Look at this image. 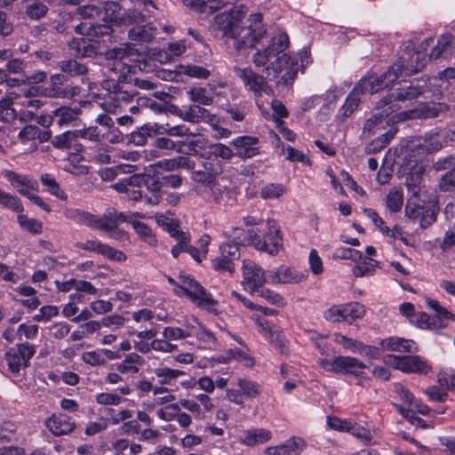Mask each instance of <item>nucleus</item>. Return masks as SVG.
I'll return each instance as SVG.
<instances>
[{
    "instance_id": "f257e3e1",
    "label": "nucleus",
    "mask_w": 455,
    "mask_h": 455,
    "mask_svg": "<svg viewBox=\"0 0 455 455\" xmlns=\"http://www.w3.org/2000/svg\"><path fill=\"white\" fill-rule=\"evenodd\" d=\"M288 44L287 36L280 35L273 37L266 48L258 50L252 56L256 67H266L267 76H271V72L274 77L280 76L279 83L285 84H291L298 71H303L310 63V56L306 51L292 57L283 53Z\"/></svg>"
},
{
    "instance_id": "f03ea898",
    "label": "nucleus",
    "mask_w": 455,
    "mask_h": 455,
    "mask_svg": "<svg viewBox=\"0 0 455 455\" xmlns=\"http://www.w3.org/2000/svg\"><path fill=\"white\" fill-rule=\"evenodd\" d=\"M67 216L77 223L86 225L90 228L108 233L111 237L116 239L127 237V233L117 230L118 225L124 222H131V220L124 212H118L114 208H108L101 217L79 209L68 211Z\"/></svg>"
},
{
    "instance_id": "7ed1b4c3",
    "label": "nucleus",
    "mask_w": 455,
    "mask_h": 455,
    "mask_svg": "<svg viewBox=\"0 0 455 455\" xmlns=\"http://www.w3.org/2000/svg\"><path fill=\"white\" fill-rule=\"evenodd\" d=\"M434 39L427 37L424 39L416 49L412 41L409 40L403 44V50L397 62L390 67L394 69L397 78L404 71L406 75H411L423 69L428 60L427 54V48L433 44Z\"/></svg>"
},
{
    "instance_id": "20e7f679",
    "label": "nucleus",
    "mask_w": 455,
    "mask_h": 455,
    "mask_svg": "<svg viewBox=\"0 0 455 455\" xmlns=\"http://www.w3.org/2000/svg\"><path fill=\"white\" fill-rule=\"evenodd\" d=\"M245 241L257 251L277 255L283 248V236L275 220H267L264 227L248 230Z\"/></svg>"
},
{
    "instance_id": "39448f33",
    "label": "nucleus",
    "mask_w": 455,
    "mask_h": 455,
    "mask_svg": "<svg viewBox=\"0 0 455 455\" xmlns=\"http://www.w3.org/2000/svg\"><path fill=\"white\" fill-rule=\"evenodd\" d=\"M103 88L108 91L103 101L100 103L104 111L116 114L132 103L137 93L129 91L125 84H121L114 78L104 81Z\"/></svg>"
},
{
    "instance_id": "423d86ee",
    "label": "nucleus",
    "mask_w": 455,
    "mask_h": 455,
    "mask_svg": "<svg viewBox=\"0 0 455 455\" xmlns=\"http://www.w3.org/2000/svg\"><path fill=\"white\" fill-rule=\"evenodd\" d=\"M249 25L237 31L236 37H233L234 46L237 51L246 48H253L256 44L261 41L267 33L265 25L262 22V14L259 12L251 14Z\"/></svg>"
},
{
    "instance_id": "0eeeda50",
    "label": "nucleus",
    "mask_w": 455,
    "mask_h": 455,
    "mask_svg": "<svg viewBox=\"0 0 455 455\" xmlns=\"http://www.w3.org/2000/svg\"><path fill=\"white\" fill-rule=\"evenodd\" d=\"M439 210L435 200L411 198L405 206V216L411 220H419L420 228L426 229L436 221Z\"/></svg>"
},
{
    "instance_id": "6e6552de",
    "label": "nucleus",
    "mask_w": 455,
    "mask_h": 455,
    "mask_svg": "<svg viewBox=\"0 0 455 455\" xmlns=\"http://www.w3.org/2000/svg\"><path fill=\"white\" fill-rule=\"evenodd\" d=\"M174 291L179 295L185 294L198 307L206 309H211L216 304L212 294L188 275L179 276L178 287Z\"/></svg>"
},
{
    "instance_id": "1a4fd4ad",
    "label": "nucleus",
    "mask_w": 455,
    "mask_h": 455,
    "mask_svg": "<svg viewBox=\"0 0 455 455\" xmlns=\"http://www.w3.org/2000/svg\"><path fill=\"white\" fill-rule=\"evenodd\" d=\"M316 363L326 371L336 374L353 375L355 377H363V371L362 370L366 367L359 359L344 355L335 356L331 360L319 358Z\"/></svg>"
},
{
    "instance_id": "9d476101",
    "label": "nucleus",
    "mask_w": 455,
    "mask_h": 455,
    "mask_svg": "<svg viewBox=\"0 0 455 455\" xmlns=\"http://www.w3.org/2000/svg\"><path fill=\"white\" fill-rule=\"evenodd\" d=\"M243 12L235 8L218 13L212 22L213 29L221 32L223 36L236 37L240 29Z\"/></svg>"
},
{
    "instance_id": "9b49d317",
    "label": "nucleus",
    "mask_w": 455,
    "mask_h": 455,
    "mask_svg": "<svg viewBox=\"0 0 455 455\" xmlns=\"http://www.w3.org/2000/svg\"><path fill=\"white\" fill-rule=\"evenodd\" d=\"M427 86L426 79H415L410 82V84L402 88H399L395 93L389 94L381 100L383 107L394 106L395 111L401 107L397 104V101H405L418 98L424 92L425 87Z\"/></svg>"
},
{
    "instance_id": "f8f14e48",
    "label": "nucleus",
    "mask_w": 455,
    "mask_h": 455,
    "mask_svg": "<svg viewBox=\"0 0 455 455\" xmlns=\"http://www.w3.org/2000/svg\"><path fill=\"white\" fill-rule=\"evenodd\" d=\"M387 362L395 369L405 373L427 374L431 370V365L427 360L419 355L399 356L389 355Z\"/></svg>"
},
{
    "instance_id": "ddd939ff",
    "label": "nucleus",
    "mask_w": 455,
    "mask_h": 455,
    "mask_svg": "<svg viewBox=\"0 0 455 455\" xmlns=\"http://www.w3.org/2000/svg\"><path fill=\"white\" fill-rule=\"evenodd\" d=\"M397 80V76L394 69L390 68L381 76L368 75L362 77L355 85V90H359L362 94L369 92L376 93L386 87H392Z\"/></svg>"
},
{
    "instance_id": "4468645a",
    "label": "nucleus",
    "mask_w": 455,
    "mask_h": 455,
    "mask_svg": "<svg viewBox=\"0 0 455 455\" xmlns=\"http://www.w3.org/2000/svg\"><path fill=\"white\" fill-rule=\"evenodd\" d=\"M235 73L243 81L245 89L251 92L255 97H259L262 93L272 94L273 90L266 78L254 72L251 68L235 67Z\"/></svg>"
},
{
    "instance_id": "2eb2a0df",
    "label": "nucleus",
    "mask_w": 455,
    "mask_h": 455,
    "mask_svg": "<svg viewBox=\"0 0 455 455\" xmlns=\"http://www.w3.org/2000/svg\"><path fill=\"white\" fill-rule=\"evenodd\" d=\"M36 353V347L27 342L11 347L5 353V360L12 373L20 372L21 368L28 366L30 359Z\"/></svg>"
},
{
    "instance_id": "dca6fc26",
    "label": "nucleus",
    "mask_w": 455,
    "mask_h": 455,
    "mask_svg": "<svg viewBox=\"0 0 455 455\" xmlns=\"http://www.w3.org/2000/svg\"><path fill=\"white\" fill-rule=\"evenodd\" d=\"M267 283V275L264 269L251 260L243 262V281L242 284L250 293H254Z\"/></svg>"
},
{
    "instance_id": "f3484780",
    "label": "nucleus",
    "mask_w": 455,
    "mask_h": 455,
    "mask_svg": "<svg viewBox=\"0 0 455 455\" xmlns=\"http://www.w3.org/2000/svg\"><path fill=\"white\" fill-rule=\"evenodd\" d=\"M222 172V164L218 159H207L191 172V179L197 183L213 185L217 177Z\"/></svg>"
},
{
    "instance_id": "a211bd4d",
    "label": "nucleus",
    "mask_w": 455,
    "mask_h": 455,
    "mask_svg": "<svg viewBox=\"0 0 455 455\" xmlns=\"http://www.w3.org/2000/svg\"><path fill=\"white\" fill-rule=\"evenodd\" d=\"M307 275L300 271L282 265L267 272V283L272 284H296L304 282Z\"/></svg>"
},
{
    "instance_id": "6ab92c4d",
    "label": "nucleus",
    "mask_w": 455,
    "mask_h": 455,
    "mask_svg": "<svg viewBox=\"0 0 455 455\" xmlns=\"http://www.w3.org/2000/svg\"><path fill=\"white\" fill-rule=\"evenodd\" d=\"M259 142L258 137L243 135L233 139L230 141V145L235 149L234 151L235 156L247 159L259 154Z\"/></svg>"
},
{
    "instance_id": "aec40b11",
    "label": "nucleus",
    "mask_w": 455,
    "mask_h": 455,
    "mask_svg": "<svg viewBox=\"0 0 455 455\" xmlns=\"http://www.w3.org/2000/svg\"><path fill=\"white\" fill-rule=\"evenodd\" d=\"M76 246V248L84 251H93L100 254L108 259L119 262L126 259V256L123 251L116 250L115 248L97 240H86L85 242H80L77 243Z\"/></svg>"
},
{
    "instance_id": "412c9836",
    "label": "nucleus",
    "mask_w": 455,
    "mask_h": 455,
    "mask_svg": "<svg viewBox=\"0 0 455 455\" xmlns=\"http://www.w3.org/2000/svg\"><path fill=\"white\" fill-rule=\"evenodd\" d=\"M455 52V36L450 33L441 35L432 48L428 58L432 60L450 59Z\"/></svg>"
},
{
    "instance_id": "4be33fe9",
    "label": "nucleus",
    "mask_w": 455,
    "mask_h": 455,
    "mask_svg": "<svg viewBox=\"0 0 455 455\" xmlns=\"http://www.w3.org/2000/svg\"><path fill=\"white\" fill-rule=\"evenodd\" d=\"M46 427L56 436L70 434L76 427L75 421L67 414H53L46 420Z\"/></svg>"
},
{
    "instance_id": "5701e85b",
    "label": "nucleus",
    "mask_w": 455,
    "mask_h": 455,
    "mask_svg": "<svg viewBox=\"0 0 455 455\" xmlns=\"http://www.w3.org/2000/svg\"><path fill=\"white\" fill-rule=\"evenodd\" d=\"M144 186L150 195L144 196L145 202L150 205H157L163 198V188L162 176H151L147 174Z\"/></svg>"
},
{
    "instance_id": "b1692460",
    "label": "nucleus",
    "mask_w": 455,
    "mask_h": 455,
    "mask_svg": "<svg viewBox=\"0 0 455 455\" xmlns=\"http://www.w3.org/2000/svg\"><path fill=\"white\" fill-rule=\"evenodd\" d=\"M52 144L58 149H75L82 151L83 146L79 141L77 130L66 131L61 134L55 136L52 140Z\"/></svg>"
},
{
    "instance_id": "393cba45",
    "label": "nucleus",
    "mask_w": 455,
    "mask_h": 455,
    "mask_svg": "<svg viewBox=\"0 0 455 455\" xmlns=\"http://www.w3.org/2000/svg\"><path fill=\"white\" fill-rule=\"evenodd\" d=\"M380 346L384 350L397 352H418L419 347L411 339H405L398 337H390L380 341Z\"/></svg>"
},
{
    "instance_id": "a878e982",
    "label": "nucleus",
    "mask_w": 455,
    "mask_h": 455,
    "mask_svg": "<svg viewBox=\"0 0 455 455\" xmlns=\"http://www.w3.org/2000/svg\"><path fill=\"white\" fill-rule=\"evenodd\" d=\"M18 138L22 143L35 140L44 143L51 140L52 132L50 130H41L36 125L27 124L19 132Z\"/></svg>"
},
{
    "instance_id": "bb28decb",
    "label": "nucleus",
    "mask_w": 455,
    "mask_h": 455,
    "mask_svg": "<svg viewBox=\"0 0 455 455\" xmlns=\"http://www.w3.org/2000/svg\"><path fill=\"white\" fill-rule=\"evenodd\" d=\"M376 108L377 110H379V112L374 114L364 123V125L363 127V133L364 135L371 134L377 126L380 125L383 123L386 117H387L390 114L395 111L394 106L383 107L381 104V100L377 103Z\"/></svg>"
},
{
    "instance_id": "cd10ccee",
    "label": "nucleus",
    "mask_w": 455,
    "mask_h": 455,
    "mask_svg": "<svg viewBox=\"0 0 455 455\" xmlns=\"http://www.w3.org/2000/svg\"><path fill=\"white\" fill-rule=\"evenodd\" d=\"M156 34V28L151 24L136 25L128 31V37L138 43H150Z\"/></svg>"
},
{
    "instance_id": "c85d7f7f",
    "label": "nucleus",
    "mask_w": 455,
    "mask_h": 455,
    "mask_svg": "<svg viewBox=\"0 0 455 455\" xmlns=\"http://www.w3.org/2000/svg\"><path fill=\"white\" fill-rule=\"evenodd\" d=\"M272 434L269 430L256 428L243 431L240 439L243 444L254 446L268 442Z\"/></svg>"
},
{
    "instance_id": "c756f323",
    "label": "nucleus",
    "mask_w": 455,
    "mask_h": 455,
    "mask_svg": "<svg viewBox=\"0 0 455 455\" xmlns=\"http://www.w3.org/2000/svg\"><path fill=\"white\" fill-rule=\"evenodd\" d=\"M439 110L435 107L428 105H419L418 108L398 113L399 120L416 119V118H433L438 116Z\"/></svg>"
},
{
    "instance_id": "7c9ffc66",
    "label": "nucleus",
    "mask_w": 455,
    "mask_h": 455,
    "mask_svg": "<svg viewBox=\"0 0 455 455\" xmlns=\"http://www.w3.org/2000/svg\"><path fill=\"white\" fill-rule=\"evenodd\" d=\"M52 113L55 116L56 124L61 127L76 123L79 119L81 109L62 106L55 108Z\"/></svg>"
},
{
    "instance_id": "2f4dec72",
    "label": "nucleus",
    "mask_w": 455,
    "mask_h": 455,
    "mask_svg": "<svg viewBox=\"0 0 455 455\" xmlns=\"http://www.w3.org/2000/svg\"><path fill=\"white\" fill-rule=\"evenodd\" d=\"M427 305L435 312L432 317L435 318V330L446 327L448 321L453 318V315L442 307L437 300L427 299Z\"/></svg>"
},
{
    "instance_id": "473e14b6",
    "label": "nucleus",
    "mask_w": 455,
    "mask_h": 455,
    "mask_svg": "<svg viewBox=\"0 0 455 455\" xmlns=\"http://www.w3.org/2000/svg\"><path fill=\"white\" fill-rule=\"evenodd\" d=\"M4 176L11 182L12 186L18 188H29L31 190H38V183L28 175H21L10 170L4 171Z\"/></svg>"
},
{
    "instance_id": "72a5a7b5",
    "label": "nucleus",
    "mask_w": 455,
    "mask_h": 455,
    "mask_svg": "<svg viewBox=\"0 0 455 455\" xmlns=\"http://www.w3.org/2000/svg\"><path fill=\"white\" fill-rule=\"evenodd\" d=\"M132 48L125 45L115 47L107 52V56L109 60H114L112 69L115 71L120 69L122 74L129 71V67L122 62V60L131 54Z\"/></svg>"
},
{
    "instance_id": "f704fd0d",
    "label": "nucleus",
    "mask_w": 455,
    "mask_h": 455,
    "mask_svg": "<svg viewBox=\"0 0 455 455\" xmlns=\"http://www.w3.org/2000/svg\"><path fill=\"white\" fill-rule=\"evenodd\" d=\"M413 147L421 153H433L442 148L443 144L435 135L419 137L413 141Z\"/></svg>"
},
{
    "instance_id": "c9c22d12",
    "label": "nucleus",
    "mask_w": 455,
    "mask_h": 455,
    "mask_svg": "<svg viewBox=\"0 0 455 455\" xmlns=\"http://www.w3.org/2000/svg\"><path fill=\"white\" fill-rule=\"evenodd\" d=\"M143 363L144 359L142 356L136 353H131L117 364L116 369L120 373H137L139 371V366Z\"/></svg>"
},
{
    "instance_id": "e433bc0d",
    "label": "nucleus",
    "mask_w": 455,
    "mask_h": 455,
    "mask_svg": "<svg viewBox=\"0 0 455 455\" xmlns=\"http://www.w3.org/2000/svg\"><path fill=\"white\" fill-rule=\"evenodd\" d=\"M75 30L77 34L80 35L93 36L98 37L109 35L112 31V28L108 25H93L84 22L77 25L75 28Z\"/></svg>"
},
{
    "instance_id": "4c0bfd02",
    "label": "nucleus",
    "mask_w": 455,
    "mask_h": 455,
    "mask_svg": "<svg viewBox=\"0 0 455 455\" xmlns=\"http://www.w3.org/2000/svg\"><path fill=\"white\" fill-rule=\"evenodd\" d=\"M187 4L190 5H201V11L206 12L211 11L214 12L227 5H233L238 0H203L202 3L200 0H184Z\"/></svg>"
},
{
    "instance_id": "58836bf2",
    "label": "nucleus",
    "mask_w": 455,
    "mask_h": 455,
    "mask_svg": "<svg viewBox=\"0 0 455 455\" xmlns=\"http://www.w3.org/2000/svg\"><path fill=\"white\" fill-rule=\"evenodd\" d=\"M0 205L16 213H22L24 207L19 197L5 192L0 188Z\"/></svg>"
},
{
    "instance_id": "ea45409f",
    "label": "nucleus",
    "mask_w": 455,
    "mask_h": 455,
    "mask_svg": "<svg viewBox=\"0 0 455 455\" xmlns=\"http://www.w3.org/2000/svg\"><path fill=\"white\" fill-rule=\"evenodd\" d=\"M206 113V108L200 107L199 105H189L184 107L180 110V116L182 120L197 124L202 121L204 115Z\"/></svg>"
},
{
    "instance_id": "a19ab883",
    "label": "nucleus",
    "mask_w": 455,
    "mask_h": 455,
    "mask_svg": "<svg viewBox=\"0 0 455 455\" xmlns=\"http://www.w3.org/2000/svg\"><path fill=\"white\" fill-rule=\"evenodd\" d=\"M60 70L69 76H84L87 74L88 68L85 64L76 60H62L59 63Z\"/></svg>"
},
{
    "instance_id": "79ce46f5",
    "label": "nucleus",
    "mask_w": 455,
    "mask_h": 455,
    "mask_svg": "<svg viewBox=\"0 0 455 455\" xmlns=\"http://www.w3.org/2000/svg\"><path fill=\"white\" fill-rule=\"evenodd\" d=\"M40 180L42 184L46 187L47 191L56 196L57 198L66 201L68 199L67 194L60 188L59 183L51 174L44 173L41 175Z\"/></svg>"
},
{
    "instance_id": "37998d69",
    "label": "nucleus",
    "mask_w": 455,
    "mask_h": 455,
    "mask_svg": "<svg viewBox=\"0 0 455 455\" xmlns=\"http://www.w3.org/2000/svg\"><path fill=\"white\" fill-rule=\"evenodd\" d=\"M188 98L191 101L210 106L213 102V96L204 87H193L188 91Z\"/></svg>"
},
{
    "instance_id": "c03bdc74",
    "label": "nucleus",
    "mask_w": 455,
    "mask_h": 455,
    "mask_svg": "<svg viewBox=\"0 0 455 455\" xmlns=\"http://www.w3.org/2000/svg\"><path fill=\"white\" fill-rule=\"evenodd\" d=\"M172 237L177 240V243L172 248L171 251L173 258L177 259L180 252H186L188 251V247L190 243V235L188 233L180 230L175 231Z\"/></svg>"
},
{
    "instance_id": "a18cd8bd",
    "label": "nucleus",
    "mask_w": 455,
    "mask_h": 455,
    "mask_svg": "<svg viewBox=\"0 0 455 455\" xmlns=\"http://www.w3.org/2000/svg\"><path fill=\"white\" fill-rule=\"evenodd\" d=\"M209 157L214 156V159L218 157L223 160H230L235 156V152L228 146L222 143H212L208 147Z\"/></svg>"
},
{
    "instance_id": "49530a36",
    "label": "nucleus",
    "mask_w": 455,
    "mask_h": 455,
    "mask_svg": "<svg viewBox=\"0 0 455 455\" xmlns=\"http://www.w3.org/2000/svg\"><path fill=\"white\" fill-rule=\"evenodd\" d=\"M17 220L21 228L33 235H39L43 232V223L36 219H30L27 215L20 213Z\"/></svg>"
},
{
    "instance_id": "de8ad7c7",
    "label": "nucleus",
    "mask_w": 455,
    "mask_h": 455,
    "mask_svg": "<svg viewBox=\"0 0 455 455\" xmlns=\"http://www.w3.org/2000/svg\"><path fill=\"white\" fill-rule=\"evenodd\" d=\"M237 386L241 389L242 394L247 397L254 398L261 394L260 385L251 379L239 378L237 379Z\"/></svg>"
},
{
    "instance_id": "09e8293b",
    "label": "nucleus",
    "mask_w": 455,
    "mask_h": 455,
    "mask_svg": "<svg viewBox=\"0 0 455 455\" xmlns=\"http://www.w3.org/2000/svg\"><path fill=\"white\" fill-rule=\"evenodd\" d=\"M403 196L402 189L394 188L390 189L387 196L386 204L392 212H399L403 206Z\"/></svg>"
},
{
    "instance_id": "8fccbe9b",
    "label": "nucleus",
    "mask_w": 455,
    "mask_h": 455,
    "mask_svg": "<svg viewBox=\"0 0 455 455\" xmlns=\"http://www.w3.org/2000/svg\"><path fill=\"white\" fill-rule=\"evenodd\" d=\"M136 233L143 239L144 242L151 246L156 244L157 240L153 234L152 229L141 221H131Z\"/></svg>"
},
{
    "instance_id": "3c124183",
    "label": "nucleus",
    "mask_w": 455,
    "mask_h": 455,
    "mask_svg": "<svg viewBox=\"0 0 455 455\" xmlns=\"http://www.w3.org/2000/svg\"><path fill=\"white\" fill-rule=\"evenodd\" d=\"M13 100L10 97L0 100V120L10 123L16 118V111L12 108Z\"/></svg>"
},
{
    "instance_id": "603ef678",
    "label": "nucleus",
    "mask_w": 455,
    "mask_h": 455,
    "mask_svg": "<svg viewBox=\"0 0 455 455\" xmlns=\"http://www.w3.org/2000/svg\"><path fill=\"white\" fill-rule=\"evenodd\" d=\"M48 7L44 3L33 2L26 7L25 13L30 20H37L44 18L48 12Z\"/></svg>"
},
{
    "instance_id": "864d4df0",
    "label": "nucleus",
    "mask_w": 455,
    "mask_h": 455,
    "mask_svg": "<svg viewBox=\"0 0 455 455\" xmlns=\"http://www.w3.org/2000/svg\"><path fill=\"white\" fill-rule=\"evenodd\" d=\"M342 307L346 322L362 318L365 314L364 307L359 303L343 304Z\"/></svg>"
},
{
    "instance_id": "5fc2aeb1",
    "label": "nucleus",
    "mask_w": 455,
    "mask_h": 455,
    "mask_svg": "<svg viewBox=\"0 0 455 455\" xmlns=\"http://www.w3.org/2000/svg\"><path fill=\"white\" fill-rule=\"evenodd\" d=\"M275 139L278 143L277 146L280 145L282 147L283 151V152L286 151V153H287L286 159L287 160L291 161V162H299V163H303V164L310 163L309 159L307 157V156L303 152H301L296 148H293L291 146H288L285 148L279 137L275 136Z\"/></svg>"
},
{
    "instance_id": "6e6d98bb",
    "label": "nucleus",
    "mask_w": 455,
    "mask_h": 455,
    "mask_svg": "<svg viewBox=\"0 0 455 455\" xmlns=\"http://www.w3.org/2000/svg\"><path fill=\"white\" fill-rule=\"evenodd\" d=\"M78 138L80 140H88L91 142H100L104 139V134L97 126H89L84 129H78Z\"/></svg>"
},
{
    "instance_id": "4d7b16f0",
    "label": "nucleus",
    "mask_w": 455,
    "mask_h": 455,
    "mask_svg": "<svg viewBox=\"0 0 455 455\" xmlns=\"http://www.w3.org/2000/svg\"><path fill=\"white\" fill-rule=\"evenodd\" d=\"M285 188L282 184L270 183L263 187L260 190V196L263 199L279 198L285 193Z\"/></svg>"
},
{
    "instance_id": "13d9d810",
    "label": "nucleus",
    "mask_w": 455,
    "mask_h": 455,
    "mask_svg": "<svg viewBox=\"0 0 455 455\" xmlns=\"http://www.w3.org/2000/svg\"><path fill=\"white\" fill-rule=\"evenodd\" d=\"M333 340L338 345H340L343 348L349 350L353 353H358L361 344H362V342L353 339L351 338H348L340 333H334Z\"/></svg>"
},
{
    "instance_id": "bf43d9fd",
    "label": "nucleus",
    "mask_w": 455,
    "mask_h": 455,
    "mask_svg": "<svg viewBox=\"0 0 455 455\" xmlns=\"http://www.w3.org/2000/svg\"><path fill=\"white\" fill-rule=\"evenodd\" d=\"M332 257L333 259H351L353 261H357L363 258V253L355 249L339 247L335 250Z\"/></svg>"
},
{
    "instance_id": "052dcab7",
    "label": "nucleus",
    "mask_w": 455,
    "mask_h": 455,
    "mask_svg": "<svg viewBox=\"0 0 455 455\" xmlns=\"http://www.w3.org/2000/svg\"><path fill=\"white\" fill-rule=\"evenodd\" d=\"M323 318L330 323L346 322L342 305H333L323 314Z\"/></svg>"
},
{
    "instance_id": "680f3d73",
    "label": "nucleus",
    "mask_w": 455,
    "mask_h": 455,
    "mask_svg": "<svg viewBox=\"0 0 455 455\" xmlns=\"http://www.w3.org/2000/svg\"><path fill=\"white\" fill-rule=\"evenodd\" d=\"M164 338L167 339L170 342L177 341L186 339L190 336V333L179 327H165L162 332Z\"/></svg>"
},
{
    "instance_id": "e2e57ef3",
    "label": "nucleus",
    "mask_w": 455,
    "mask_h": 455,
    "mask_svg": "<svg viewBox=\"0 0 455 455\" xmlns=\"http://www.w3.org/2000/svg\"><path fill=\"white\" fill-rule=\"evenodd\" d=\"M256 292H258L259 297L265 299L267 302L273 305H276L278 307L285 306L284 299L277 292L263 288V286L259 288V291H256Z\"/></svg>"
},
{
    "instance_id": "0e129e2a",
    "label": "nucleus",
    "mask_w": 455,
    "mask_h": 455,
    "mask_svg": "<svg viewBox=\"0 0 455 455\" xmlns=\"http://www.w3.org/2000/svg\"><path fill=\"white\" fill-rule=\"evenodd\" d=\"M362 94L359 90H355V86L353 91L347 95L346 101L343 105L344 115L349 116L358 107L360 103L359 95Z\"/></svg>"
},
{
    "instance_id": "69168bd1",
    "label": "nucleus",
    "mask_w": 455,
    "mask_h": 455,
    "mask_svg": "<svg viewBox=\"0 0 455 455\" xmlns=\"http://www.w3.org/2000/svg\"><path fill=\"white\" fill-rule=\"evenodd\" d=\"M252 319L254 320L259 331L261 332L267 340L277 331L275 324L269 323L262 317L253 316Z\"/></svg>"
},
{
    "instance_id": "338daca9",
    "label": "nucleus",
    "mask_w": 455,
    "mask_h": 455,
    "mask_svg": "<svg viewBox=\"0 0 455 455\" xmlns=\"http://www.w3.org/2000/svg\"><path fill=\"white\" fill-rule=\"evenodd\" d=\"M156 220L159 226L163 227L170 234L171 236L173 235L175 231L181 230L176 220L164 214H157L156 216Z\"/></svg>"
},
{
    "instance_id": "774afa93",
    "label": "nucleus",
    "mask_w": 455,
    "mask_h": 455,
    "mask_svg": "<svg viewBox=\"0 0 455 455\" xmlns=\"http://www.w3.org/2000/svg\"><path fill=\"white\" fill-rule=\"evenodd\" d=\"M154 132L152 127L144 125L137 132L131 133V141L137 146H143L147 143L148 138Z\"/></svg>"
}]
</instances>
